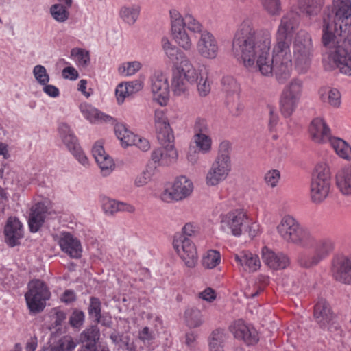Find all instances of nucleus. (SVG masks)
<instances>
[{
	"instance_id": "nucleus-30",
	"label": "nucleus",
	"mask_w": 351,
	"mask_h": 351,
	"mask_svg": "<svg viewBox=\"0 0 351 351\" xmlns=\"http://www.w3.org/2000/svg\"><path fill=\"white\" fill-rule=\"evenodd\" d=\"M169 14L171 19V31L169 34L164 35L162 38L161 47L165 56L170 61H173L176 58V36L173 30V11L171 10Z\"/></svg>"
},
{
	"instance_id": "nucleus-44",
	"label": "nucleus",
	"mask_w": 351,
	"mask_h": 351,
	"mask_svg": "<svg viewBox=\"0 0 351 351\" xmlns=\"http://www.w3.org/2000/svg\"><path fill=\"white\" fill-rule=\"evenodd\" d=\"M226 339V334L223 330L213 331L209 337L210 351H223V343Z\"/></svg>"
},
{
	"instance_id": "nucleus-50",
	"label": "nucleus",
	"mask_w": 351,
	"mask_h": 351,
	"mask_svg": "<svg viewBox=\"0 0 351 351\" xmlns=\"http://www.w3.org/2000/svg\"><path fill=\"white\" fill-rule=\"evenodd\" d=\"M160 199L165 203H172L176 199V181L167 182L160 195Z\"/></svg>"
},
{
	"instance_id": "nucleus-41",
	"label": "nucleus",
	"mask_w": 351,
	"mask_h": 351,
	"mask_svg": "<svg viewBox=\"0 0 351 351\" xmlns=\"http://www.w3.org/2000/svg\"><path fill=\"white\" fill-rule=\"evenodd\" d=\"M321 261V258L313 250L302 252L297 257L298 265L306 269L317 265Z\"/></svg>"
},
{
	"instance_id": "nucleus-49",
	"label": "nucleus",
	"mask_w": 351,
	"mask_h": 351,
	"mask_svg": "<svg viewBox=\"0 0 351 351\" xmlns=\"http://www.w3.org/2000/svg\"><path fill=\"white\" fill-rule=\"evenodd\" d=\"M298 8L308 16L315 14L319 6L323 3V0H298Z\"/></svg>"
},
{
	"instance_id": "nucleus-1",
	"label": "nucleus",
	"mask_w": 351,
	"mask_h": 351,
	"mask_svg": "<svg viewBox=\"0 0 351 351\" xmlns=\"http://www.w3.org/2000/svg\"><path fill=\"white\" fill-rule=\"evenodd\" d=\"M271 32L267 29L256 31L252 21L245 19L235 32L232 52L245 68L265 77L274 73L278 81L284 83L291 75L292 55L278 53L275 51V45L271 55Z\"/></svg>"
},
{
	"instance_id": "nucleus-10",
	"label": "nucleus",
	"mask_w": 351,
	"mask_h": 351,
	"mask_svg": "<svg viewBox=\"0 0 351 351\" xmlns=\"http://www.w3.org/2000/svg\"><path fill=\"white\" fill-rule=\"evenodd\" d=\"M293 60L298 73H306L311 67L313 45L311 36L305 30H300L293 41Z\"/></svg>"
},
{
	"instance_id": "nucleus-39",
	"label": "nucleus",
	"mask_w": 351,
	"mask_h": 351,
	"mask_svg": "<svg viewBox=\"0 0 351 351\" xmlns=\"http://www.w3.org/2000/svg\"><path fill=\"white\" fill-rule=\"evenodd\" d=\"M193 191V182L186 176L177 178V201L189 197Z\"/></svg>"
},
{
	"instance_id": "nucleus-23",
	"label": "nucleus",
	"mask_w": 351,
	"mask_h": 351,
	"mask_svg": "<svg viewBox=\"0 0 351 351\" xmlns=\"http://www.w3.org/2000/svg\"><path fill=\"white\" fill-rule=\"evenodd\" d=\"M262 258L265 264L274 269H282L289 265V258L282 253H275L265 247L262 250Z\"/></svg>"
},
{
	"instance_id": "nucleus-24",
	"label": "nucleus",
	"mask_w": 351,
	"mask_h": 351,
	"mask_svg": "<svg viewBox=\"0 0 351 351\" xmlns=\"http://www.w3.org/2000/svg\"><path fill=\"white\" fill-rule=\"evenodd\" d=\"M49 210L48 202H38L31 208L29 226L31 232H36L42 226Z\"/></svg>"
},
{
	"instance_id": "nucleus-19",
	"label": "nucleus",
	"mask_w": 351,
	"mask_h": 351,
	"mask_svg": "<svg viewBox=\"0 0 351 351\" xmlns=\"http://www.w3.org/2000/svg\"><path fill=\"white\" fill-rule=\"evenodd\" d=\"M5 241L6 243L14 247L19 243L23 237V226L18 218L10 217L4 228Z\"/></svg>"
},
{
	"instance_id": "nucleus-36",
	"label": "nucleus",
	"mask_w": 351,
	"mask_h": 351,
	"mask_svg": "<svg viewBox=\"0 0 351 351\" xmlns=\"http://www.w3.org/2000/svg\"><path fill=\"white\" fill-rule=\"evenodd\" d=\"M223 90L226 94V101L232 99V101H237L239 98V85L237 82L230 76L223 77L221 81Z\"/></svg>"
},
{
	"instance_id": "nucleus-8",
	"label": "nucleus",
	"mask_w": 351,
	"mask_h": 351,
	"mask_svg": "<svg viewBox=\"0 0 351 351\" xmlns=\"http://www.w3.org/2000/svg\"><path fill=\"white\" fill-rule=\"evenodd\" d=\"M208 68L205 64L196 67L184 53L177 56V95L184 93L190 85L195 84L199 76L208 74Z\"/></svg>"
},
{
	"instance_id": "nucleus-2",
	"label": "nucleus",
	"mask_w": 351,
	"mask_h": 351,
	"mask_svg": "<svg viewBox=\"0 0 351 351\" xmlns=\"http://www.w3.org/2000/svg\"><path fill=\"white\" fill-rule=\"evenodd\" d=\"M351 42V1L333 0L332 12L324 19L322 43L326 49L324 59L326 70L338 69L351 75V54L348 45Z\"/></svg>"
},
{
	"instance_id": "nucleus-42",
	"label": "nucleus",
	"mask_w": 351,
	"mask_h": 351,
	"mask_svg": "<svg viewBox=\"0 0 351 351\" xmlns=\"http://www.w3.org/2000/svg\"><path fill=\"white\" fill-rule=\"evenodd\" d=\"M302 90L303 82L298 78H293L285 86L282 94L300 100Z\"/></svg>"
},
{
	"instance_id": "nucleus-20",
	"label": "nucleus",
	"mask_w": 351,
	"mask_h": 351,
	"mask_svg": "<svg viewBox=\"0 0 351 351\" xmlns=\"http://www.w3.org/2000/svg\"><path fill=\"white\" fill-rule=\"evenodd\" d=\"M230 330L235 338L243 340L247 345L254 344L258 341L256 331L250 328L241 319L234 322Z\"/></svg>"
},
{
	"instance_id": "nucleus-12",
	"label": "nucleus",
	"mask_w": 351,
	"mask_h": 351,
	"mask_svg": "<svg viewBox=\"0 0 351 351\" xmlns=\"http://www.w3.org/2000/svg\"><path fill=\"white\" fill-rule=\"evenodd\" d=\"M49 298V291L42 281L34 280L29 282L25 298L31 313L36 314L41 312Z\"/></svg>"
},
{
	"instance_id": "nucleus-48",
	"label": "nucleus",
	"mask_w": 351,
	"mask_h": 351,
	"mask_svg": "<svg viewBox=\"0 0 351 351\" xmlns=\"http://www.w3.org/2000/svg\"><path fill=\"white\" fill-rule=\"evenodd\" d=\"M193 142L199 152L207 154L212 150L213 140L210 134L193 136Z\"/></svg>"
},
{
	"instance_id": "nucleus-64",
	"label": "nucleus",
	"mask_w": 351,
	"mask_h": 351,
	"mask_svg": "<svg viewBox=\"0 0 351 351\" xmlns=\"http://www.w3.org/2000/svg\"><path fill=\"white\" fill-rule=\"evenodd\" d=\"M226 105L230 113L234 116H239L244 108L243 105L239 102V99L237 101L233 102L232 99H230L226 101Z\"/></svg>"
},
{
	"instance_id": "nucleus-43",
	"label": "nucleus",
	"mask_w": 351,
	"mask_h": 351,
	"mask_svg": "<svg viewBox=\"0 0 351 351\" xmlns=\"http://www.w3.org/2000/svg\"><path fill=\"white\" fill-rule=\"evenodd\" d=\"M70 58L77 66L82 68L86 67L90 60L88 51L79 47L71 49Z\"/></svg>"
},
{
	"instance_id": "nucleus-63",
	"label": "nucleus",
	"mask_w": 351,
	"mask_h": 351,
	"mask_svg": "<svg viewBox=\"0 0 351 351\" xmlns=\"http://www.w3.org/2000/svg\"><path fill=\"white\" fill-rule=\"evenodd\" d=\"M84 320V313L79 310H75L70 317L69 322L73 328H79L82 325Z\"/></svg>"
},
{
	"instance_id": "nucleus-17",
	"label": "nucleus",
	"mask_w": 351,
	"mask_h": 351,
	"mask_svg": "<svg viewBox=\"0 0 351 351\" xmlns=\"http://www.w3.org/2000/svg\"><path fill=\"white\" fill-rule=\"evenodd\" d=\"M333 277L342 283L351 284V255L336 257L332 262Z\"/></svg>"
},
{
	"instance_id": "nucleus-60",
	"label": "nucleus",
	"mask_w": 351,
	"mask_h": 351,
	"mask_svg": "<svg viewBox=\"0 0 351 351\" xmlns=\"http://www.w3.org/2000/svg\"><path fill=\"white\" fill-rule=\"evenodd\" d=\"M280 174L278 170L274 169L267 172L265 175L264 180L265 183L271 188L276 186L279 182Z\"/></svg>"
},
{
	"instance_id": "nucleus-29",
	"label": "nucleus",
	"mask_w": 351,
	"mask_h": 351,
	"mask_svg": "<svg viewBox=\"0 0 351 351\" xmlns=\"http://www.w3.org/2000/svg\"><path fill=\"white\" fill-rule=\"evenodd\" d=\"M302 247L304 249L313 248V251L322 261L332 252L334 249V243L330 239L323 238L317 239L314 235V241L308 246Z\"/></svg>"
},
{
	"instance_id": "nucleus-22",
	"label": "nucleus",
	"mask_w": 351,
	"mask_h": 351,
	"mask_svg": "<svg viewBox=\"0 0 351 351\" xmlns=\"http://www.w3.org/2000/svg\"><path fill=\"white\" fill-rule=\"evenodd\" d=\"M177 254L184 265L188 268H193L197 263V253L195 245L189 239L182 241L181 248L177 247Z\"/></svg>"
},
{
	"instance_id": "nucleus-9",
	"label": "nucleus",
	"mask_w": 351,
	"mask_h": 351,
	"mask_svg": "<svg viewBox=\"0 0 351 351\" xmlns=\"http://www.w3.org/2000/svg\"><path fill=\"white\" fill-rule=\"evenodd\" d=\"M299 24V16L296 12L290 11L281 17L274 36L276 52L285 55L291 53L292 37Z\"/></svg>"
},
{
	"instance_id": "nucleus-21",
	"label": "nucleus",
	"mask_w": 351,
	"mask_h": 351,
	"mask_svg": "<svg viewBox=\"0 0 351 351\" xmlns=\"http://www.w3.org/2000/svg\"><path fill=\"white\" fill-rule=\"evenodd\" d=\"M309 134L313 141L316 143H325L328 142L330 138V130L319 117L315 118L309 126Z\"/></svg>"
},
{
	"instance_id": "nucleus-54",
	"label": "nucleus",
	"mask_w": 351,
	"mask_h": 351,
	"mask_svg": "<svg viewBox=\"0 0 351 351\" xmlns=\"http://www.w3.org/2000/svg\"><path fill=\"white\" fill-rule=\"evenodd\" d=\"M221 261L220 254L217 250H208L203 257L202 265L207 269H213L219 264Z\"/></svg>"
},
{
	"instance_id": "nucleus-47",
	"label": "nucleus",
	"mask_w": 351,
	"mask_h": 351,
	"mask_svg": "<svg viewBox=\"0 0 351 351\" xmlns=\"http://www.w3.org/2000/svg\"><path fill=\"white\" fill-rule=\"evenodd\" d=\"M142 67V64L138 61L124 62L120 64L117 71L123 77H130L135 75Z\"/></svg>"
},
{
	"instance_id": "nucleus-34",
	"label": "nucleus",
	"mask_w": 351,
	"mask_h": 351,
	"mask_svg": "<svg viewBox=\"0 0 351 351\" xmlns=\"http://www.w3.org/2000/svg\"><path fill=\"white\" fill-rule=\"evenodd\" d=\"M184 319L186 325L190 328L200 327L204 322L202 311L195 307H190L186 309Z\"/></svg>"
},
{
	"instance_id": "nucleus-35",
	"label": "nucleus",
	"mask_w": 351,
	"mask_h": 351,
	"mask_svg": "<svg viewBox=\"0 0 351 351\" xmlns=\"http://www.w3.org/2000/svg\"><path fill=\"white\" fill-rule=\"evenodd\" d=\"M90 342L81 351H109L108 347L104 344L95 346V340L99 338V330L92 327L85 330L82 334Z\"/></svg>"
},
{
	"instance_id": "nucleus-28",
	"label": "nucleus",
	"mask_w": 351,
	"mask_h": 351,
	"mask_svg": "<svg viewBox=\"0 0 351 351\" xmlns=\"http://www.w3.org/2000/svg\"><path fill=\"white\" fill-rule=\"evenodd\" d=\"M101 207L106 215H113L119 211L134 213L135 210L134 206L130 204L119 202L107 197L102 198Z\"/></svg>"
},
{
	"instance_id": "nucleus-33",
	"label": "nucleus",
	"mask_w": 351,
	"mask_h": 351,
	"mask_svg": "<svg viewBox=\"0 0 351 351\" xmlns=\"http://www.w3.org/2000/svg\"><path fill=\"white\" fill-rule=\"evenodd\" d=\"M157 167L152 163H147L143 171L134 180V185L137 188L143 187L152 181Z\"/></svg>"
},
{
	"instance_id": "nucleus-38",
	"label": "nucleus",
	"mask_w": 351,
	"mask_h": 351,
	"mask_svg": "<svg viewBox=\"0 0 351 351\" xmlns=\"http://www.w3.org/2000/svg\"><path fill=\"white\" fill-rule=\"evenodd\" d=\"M328 142L339 157L348 160H351V146L344 140L332 136Z\"/></svg>"
},
{
	"instance_id": "nucleus-14",
	"label": "nucleus",
	"mask_w": 351,
	"mask_h": 351,
	"mask_svg": "<svg viewBox=\"0 0 351 351\" xmlns=\"http://www.w3.org/2000/svg\"><path fill=\"white\" fill-rule=\"evenodd\" d=\"M152 99L161 106L167 105L170 98V87L167 77L156 72L149 78Z\"/></svg>"
},
{
	"instance_id": "nucleus-32",
	"label": "nucleus",
	"mask_w": 351,
	"mask_h": 351,
	"mask_svg": "<svg viewBox=\"0 0 351 351\" xmlns=\"http://www.w3.org/2000/svg\"><path fill=\"white\" fill-rule=\"evenodd\" d=\"M114 132L116 138L119 140L120 145L123 148H128L132 146L135 134L130 131L128 127L122 123H118L114 127Z\"/></svg>"
},
{
	"instance_id": "nucleus-57",
	"label": "nucleus",
	"mask_w": 351,
	"mask_h": 351,
	"mask_svg": "<svg viewBox=\"0 0 351 351\" xmlns=\"http://www.w3.org/2000/svg\"><path fill=\"white\" fill-rule=\"evenodd\" d=\"M208 75H202L197 80V90L200 96L205 97L210 92V83L208 80Z\"/></svg>"
},
{
	"instance_id": "nucleus-11",
	"label": "nucleus",
	"mask_w": 351,
	"mask_h": 351,
	"mask_svg": "<svg viewBox=\"0 0 351 351\" xmlns=\"http://www.w3.org/2000/svg\"><path fill=\"white\" fill-rule=\"evenodd\" d=\"M330 184V172L328 165L325 162L317 164L312 174L310 189V197L314 204H319L327 198Z\"/></svg>"
},
{
	"instance_id": "nucleus-58",
	"label": "nucleus",
	"mask_w": 351,
	"mask_h": 351,
	"mask_svg": "<svg viewBox=\"0 0 351 351\" xmlns=\"http://www.w3.org/2000/svg\"><path fill=\"white\" fill-rule=\"evenodd\" d=\"M115 95L117 104L121 105L123 104L125 99L131 95L129 89L125 82L119 84L115 90Z\"/></svg>"
},
{
	"instance_id": "nucleus-18",
	"label": "nucleus",
	"mask_w": 351,
	"mask_h": 351,
	"mask_svg": "<svg viewBox=\"0 0 351 351\" xmlns=\"http://www.w3.org/2000/svg\"><path fill=\"white\" fill-rule=\"evenodd\" d=\"M79 110L84 119L93 125L108 123L113 120L111 116L105 114L87 102L81 103L79 105Z\"/></svg>"
},
{
	"instance_id": "nucleus-15",
	"label": "nucleus",
	"mask_w": 351,
	"mask_h": 351,
	"mask_svg": "<svg viewBox=\"0 0 351 351\" xmlns=\"http://www.w3.org/2000/svg\"><path fill=\"white\" fill-rule=\"evenodd\" d=\"M61 251L73 258H78L82 252V246L80 241L69 232H60L56 236Z\"/></svg>"
},
{
	"instance_id": "nucleus-46",
	"label": "nucleus",
	"mask_w": 351,
	"mask_h": 351,
	"mask_svg": "<svg viewBox=\"0 0 351 351\" xmlns=\"http://www.w3.org/2000/svg\"><path fill=\"white\" fill-rule=\"evenodd\" d=\"M299 102L298 99L282 94L280 101L282 114L285 117H289L296 110Z\"/></svg>"
},
{
	"instance_id": "nucleus-5",
	"label": "nucleus",
	"mask_w": 351,
	"mask_h": 351,
	"mask_svg": "<svg viewBox=\"0 0 351 351\" xmlns=\"http://www.w3.org/2000/svg\"><path fill=\"white\" fill-rule=\"evenodd\" d=\"M231 148V143L227 140H223L219 143L217 154L205 176L207 186H215L229 176L232 170Z\"/></svg>"
},
{
	"instance_id": "nucleus-52",
	"label": "nucleus",
	"mask_w": 351,
	"mask_h": 351,
	"mask_svg": "<svg viewBox=\"0 0 351 351\" xmlns=\"http://www.w3.org/2000/svg\"><path fill=\"white\" fill-rule=\"evenodd\" d=\"M77 346V342L74 341L72 337L66 335L62 337L57 345L53 346L49 351H71Z\"/></svg>"
},
{
	"instance_id": "nucleus-3",
	"label": "nucleus",
	"mask_w": 351,
	"mask_h": 351,
	"mask_svg": "<svg viewBox=\"0 0 351 351\" xmlns=\"http://www.w3.org/2000/svg\"><path fill=\"white\" fill-rule=\"evenodd\" d=\"M154 120L157 138L162 149L153 150L151 159L158 166L169 167L173 164L176 156L173 130L162 110H156Z\"/></svg>"
},
{
	"instance_id": "nucleus-7",
	"label": "nucleus",
	"mask_w": 351,
	"mask_h": 351,
	"mask_svg": "<svg viewBox=\"0 0 351 351\" xmlns=\"http://www.w3.org/2000/svg\"><path fill=\"white\" fill-rule=\"evenodd\" d=\"M180 24L187 25V29L199 34L197 42V51L199 56L206 59H214L217 57L219 50L217 41L214 35L206 29L191 14H184V18L180 19Z\"/></svg>"
},
{
	"instance_id": "nucleus-53",
	"label": "nucleus",
	"mask_w": 351,
	"mask_h": 351,
	"mask_svg": "<svg viewBox=\"0 0 351 351\" xmlns=\"http://www.w3.org/2000/svg\"><path fill=\"white\" fill-rule=\"evenodd\" d=\"M264 10L271 16L280 15L282 11L280 0H260Z\"/></svg>"
},
{
	"instance_id": "nucleus-61",
	"label": "nucleus",
	"mask_w": 351,
	"mask_h": 351,
	"mask_svg": "<svg viewBox=\"0 0 351 351\" xmlns=\"http://www.w3.org/2000/svg\"><path fill=\"white\" fill-rule=\"evenodd\" d=\"M132 146H135L136 148L143 152H148L151 148L149 141L147 138L137 134H135V138H134V143H132Z\"/></svg>"
},
{
	"instance_id": "nucleus-4",
	"label": "nucleus",
	"mask_w": 351,
	"mask_h": 351,
	"mask_svg": "<svg viewBox=\"0 0 351 351\" xmlns=\"http://www.w3.org/2000/svg\"><path fill=\"white\" fill-rule=\"evenodd\" d=\"M280 237L287 243L298 247L308 246L314 241V234L293 216H283L276 226Z\"/></svg>"
},
{
	"instance_id": "nucleus-31",
	"label": "nucleus",
	"mask_w": 351,
	"mask_h": 351,
	"mask_svg": "<svg viewBox=\"0 0 351 351\" xmlns=\"http://www.w3.org/2000/svg\"><path fill=\"white\" fill-rule=\"evenodd\" d=\"M336 185L343 195L351 198V165L338 171L336 175Z\"/></svg>"
},
{
	"instance_id": "nucleus-59",
	"label": "nucleus",
	"mask_w": 351,
	"mask_h": 351,
	"mask_svg": "<svg viewBox=\"0 0 351 351\" xmlns=\"http://www.w3.org/2000/svg\"><path fill=\"white\" fill-rule=\"evenodd\" d=\"M138 337L145 345H149L155 339V333L148 327H144L139 330Z\"/></svg>"
},
{
	"instance_id": "nucleus-16",
	"label": "nucleus",
	"mask_w": 351,
	"mask_h": 351,
	"mask_svg": "<svg viewBox=\"0 0 351 351\" xmlns=\"http://www.w3.org/2000/svg\"><path fill=\"white\" fill-rule=\"evenodd\" d=\"M93 156L100 169L102 176H110L115 169L113 158L106 152L104 142L98 141L95 143L92 149Z\"/></svg>"
},
{
	"instance_id": "nucleus-51",
	"label": "nucleus",
	"mask_w": 351,
	"mask_h": 351,
	"mask_svg": "<svg viewBox=\"0 0 351 351\" xmlns=\"http://www.w3.org/2000/svg\"><path fill=\"white\" fill-rule=\"evenodd\" d=\"M32 75L35 81L40 86L46 85L50 81V76L47 69L41 64H37L33 67Z\"/></svg>"
},
{
	"instance_id": "nucleus-6",
	"label": "nucleus",
	"mask_w": 351,
	"mask_h": 351,
	"mask_svg": "<svg viewBox=\"0 0 351 351\" xmlns=\"http://www.w3.org/2000/svg\"><path fill=\"white\" fill-rule=\"evenodd\" d=\"M221 228L234 237L247 234L250 238L255 237L259 231L258 225L252 222L242 209H234L222 215Z\"/></svg>"
},
{
	"instance_id": "nucleus-62",
	"label": "nucleus",
	"mask_w": 351,
	"mask_h": 351,
	"mask_svg": "<svg viewBox=\"0 0 351 351\" xmlns=\"http://www.w3.org/2000/svg\"><path fill=\"white\" fill-rule=\"evenodd\" d=\"M144 80V77H141L134 80L125 82L131 95L136 93L143 89Z\"/></svg>"
},
{
	"instance_id": "nucleus-25",
	"label": "nucleus",
	"mask_w": 351,
	"mask_h": 351,
	"mask_svg": "<svg viewBox=\"0 0 351 351\" xmlns=\"http://www.w3.org/2000/svg\"><path fill=\"white\" fill-rule=\"evenodd\" d=\"M184 18V15L177 14V56H180V53H184L180 51L189 53L193 49L191 38L186 29L187 25L180 24V19Z\"/></svg>"
},
{
	"instance_id": "nucleus-45",
	"label": "nucleus",
	"mask_w": 351,
	"mask_h": 351,
	"mask_svg": "<svg viewBox=\"0 0 351 351\" xmlns=\"http://www.w3.org/2000/svg\"><path fill=\"white\" fill-rule=\"evenodd\" d=\"M69 9L63 6L62 3H55L50 7L49 14L55 21L64 23L69 18Z\"/></svg>"
},
{
	"instance_id": "nucleus-13",
	"label": "nucleus",
	"mask_w": 351,
	"mask_h": 351,
	"mask_svg": "<svg viewBox=\"0 0 351 351\" xmlns=\"http://www.w3.org/2000/svg\"><path fill=\"white\" fill-rule=\"evenodd\" d=\"M58 134L63 144L75 159L83 166L88 167L89 165L88 159L80 146L70 126L64 123H60L58 127Z\"/></svg>"
},
{
	"instance_id": "nucleus-56",
	"label": "nucleus",
	"mask_w": 351,
	"mask_h": 351,
	"mask_svg": "<svg viewBox=\"0 0 351 351\" xmlns=\"http://www.w3.org/2000/svg\"><path fill=\"white\" fill-rule=\"evenodd\" d=\"M112 341L119 346L120 348L126 349L129 351L134 350L133 343L130 342V338L128 335H119L117 334H112L110 336Z\"/></svg>"
},
{
	"instance_id": "nucleus-37",
	"label": "nucleus",
	"mask_w": 351,
	"mask_h": 351,
	"mask_svg": "<svg viewBox=\"0 0 351 351\" xmlns=\"http://www.w3.org/2000/svg\"><path fill=\"white\" fill-rule=\"evenodd\" d=\"M141 8L138 5H123L119 12V17L126 24L133 25L138 20Z\"/></svg>"
},
{
	"instance_id": "nucleus-40",
	"label": "nucleus",
	"mask_w": 351,
	"mask_h": 351,
	"mask_svg": "<svg viewBox=\"0 0 351 351\" xmlns=\"http://www.w3.org/2000/svg\"><path fill=\"white\" fill-rule=\"evenodd\" d=\"M320 99L324 103L337 108L341 104V94L336 88H324L320 90Z\"/></svg>"
},
{
	"instance_id": "nucleus-55",
	"label": "nucleus",
	"mask_w": 351,
	"mask_h": 351,
	"mask_svg": "<svg viewBox=\"0 0 351 351\" xmlns=\"http://www.w3.org/2000/svg\"><path fill=\"white\" fill-rule=\"evenodd\" d=\"M210 130L207 120L203 118L196 119L193 126V136L210 134Z\"/></svg>"
},
{
	"instance_id": "nucleus-26",
	"label": "nucleus",
	"mask_w": 351,
	"mask_h": 351,
	"mask_svg": "<svg viewBox=\"0 0 351 351\" xmlns=\"http://www.w3.org/2000/svg\"><path fill=\"white\" fill-rule=\"evenodd\" d=\"M314 317L322 328L327 327L332 322L334 315L325 300L321 299L315 304Z\"/></svg>"
},
{
	"instance_id": "nucleus-27",
	"label": "nucleus",
	"mask_w": 351,
	"mask_h": 351,
	"mask_svg": "<svg viewBox=\"0 0 351 351\" xmlns=\"http://www.w3.org/2000/svg\"><path fill=\"white\" fill-rule=\"evenodd\" d=\"M235 261L243 268L250 272L257 271L261 267L259 257L250 252L243 251L235 254Z\"/></svg>"
}]
</instances>
